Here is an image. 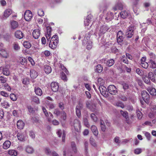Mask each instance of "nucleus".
<instances>
[{
    "mask_svg": "<svg viewBox=\"0 0 156 156\" xmlns=\"http://www.w3.org/2000/svg\"><path fill=\"white\" fill-rule=\"evenodd\" d=\"M32 13L29 10H27L24 14V17L25 20L27 21H30L32 18Z\"/></svg>",
    "mask_w": 156,
    "mask_h": 156,
    "instance_id": "8",
    "label": "nucleus"
},
{
    "mask_svg": "<svg viewBox=\"0 0 156 156\" xmlns=\"http://www.w3.org/2000/svg\"><path fill=\"white\" fill-rule=\"evenodd\" d=\"M26 151L28 153H32L34 151L33 148L29 146H28L26 148Z\"/></svg>",
    "mask_w": 156,
    "mask_h": 156,
    "instance_id": "33",
    "label": "nucleus"
},
{
    "mask_svg": "<svg viewBox=\"0 0 156 156\" xmlns=\"http://www.w3.org/2000/svg\"><path fill=\"white\" fill-rule=\"evenodd\" d=\"M15 36L16 38L21 39L23 37V34L20 30H17L15 33Z\"/></svg>",
    "mask_w": 156,
    "mask_h": 156,
    "instance_id": "14",
    "label": "nucleus"
},
{
    "mask_svg": "<svg viewBox=\"0 0 156 156\" xmlns=\"http://www.w3.org/2000/svg\"><path fill=\"white\" fill-rule=\"evenodd\" d=\"M116 105L122 108L124 107V105L122 102H117L116 103Z\"/></svg>",
    "mask_w": 156,
    "mask_h": 156,
    "instance_id": "56",
    "label": "nucleus"
},
{
    "mask_svg": "<svg viewBox=\"0 0 156 156\" xmlns=\"http://www.w3.org/2000/svg\"><path fill=\"white\" fill-rule=\"evenodd\" d=\"M30 76L33 79H35L38 76L37 73L34 70L31 69L30 70Z\"/></svg>",
    "mask_w": 156,
    "mask_h": 156,
    "instance_id": "18",
    "label": "nucleus"
},
{
    "mask_svg": "<svg viewBox=\"0 0 156 156\" xmlns=\"http://www.w3.org/2000/svg\"><path fill=\"white\" fill-rule=\"evenodd\" d=\"M142 149L140 148H137L134 151V153L136 154H139L142 152Z\"/></svg>",
    "mask_w": 156,
    "mask_h": 156,
    "instance_id": "42",
    "label": "nucleus"
},
{
    "mask_svg": "<svg viewBox=\"0 0 156 156\" xmlns=\"http://www.w3.org/2000/svg\"><path fill=\"white\" fill-rule=\"evenodd\" d=\"M148 75L149 79H150L151 81L154 83L156 82L155 76L152 72H149Z\"/></svg>",
    "mask_w": 156,
    "mask_h": 156,
    "instance_id": "19",
    "label": "nucleus"
},
{
    "mask_svg": "<svg viewBox=\"0 0 156 156\" xmlns=\"http://www.w3.org/2000/svg\"><path fill=\"white\" fill-rule=\"evenodd\" d=\"M32 34L33 37L35 39H38L40 36V30L39 29L34 30Z\"/></svg>",
    "mask_w": 156,
    "mask_h": 156,
    "instance_id": "12",
    "label": "nucleus"
},
{
    "mask_svg": "<svg viewBox=\"0 0 156 156\" xmlns=\"http://www.w3.org/2000/svg\"><path fill=\"white\" fill-rule=\"evenodd\" d=\"M42 110L45 116L47 117V118L49 116V114L46 108L44 107H43L42 108Z\"/></svg>",
    "mask_w": 156,
    "mask_h": 156,
    "instance_id": "61",
    "label": "nucleus"
},
{
    "mask_svg": "<svg viewBox=\"0 0 156 156\" xmlns=\"http://www.w3.org/2000/svg\"><path fill=\"white\" fill-rule=\"evenodd\" d=\"M0 54L2 57L5 58H8L9 56V54L4 49L0 50Z\"/></svg>",
    "mask_w": 156,
    "mask_h": 156,
    "instance_id": "15",
    "label": "nucleus"
},
{
    "mask_svg": "<svg viewBox=\"0 0 156 156\" xmlns=\"http://www.w3.org/2000/svg\"><path fill=\"white\" fill-rule=\"evenodd\" d=\"M150 94L152 95H156V90L154 88H152L150 92Z\"/></svg>",
    "mask_w": 156,
    "mask_h": 156,
    "instance_id": "50",
    "label": "nucleus"
},
{
    "mask_svg": "<svg viewBox=\"0 0 156 156\" xmlns=\"http://www.w3.org/2000/svg\"><path fill=\"white\" fill-rule=\"evenodd\" d=\"M23 45L25 48H29L31 47V44L29 41H24Z\"/></svg>",
    "mask_w": 156,
    "mask_h": 156,
    "instance_id": "36",
    "label": "nucleus"
},
{
    "mask_svg": "<svg viewBox=\"0 0 156 156\" xmlns=\"http://www.w3.org/2000/svg\"><path fill=\"white\" fill-rule=\"evenodd\" d=\"M0 81L1 83H5L6 82L7 79L3 76H0Z\"/></svg>",
    "mask_w": 156,
    "mask_h": 156,
    "instance_id": "54",
    "label": "nucleus"
},
{
    "mask_svg": "<svg viewBox=\"0 0 156 156\" xmlns=\"http://www.w3.org/2000/svg\"><path fill=\"white\" fill-rule=\"evenodd\" d=\"M31 120L33 122L38 123L40 122L39 118L37 117H32Z\"/></svg>",
    "mask_w": 156,
    "mask_h": 156,
    "instance_id": "45",
    "label": "nucleus"
},
{
    "mask_svg": "<svg viewBox=\"0 0 156 156\" xmlns=\"http://www.w3.org/2000/svg\"><path fill=\"white\" fill-rule=\"evenodd\" d=\"M8 153L11 155L16 156L17 154V152L16 151L14 150H10L8 151Z\"/></svg>",
    "mask_w": 156,
    "mask_h": 156,
    "instance_id": "30",
    "label": "nucleus"
},
{
    "mask_svg": "<svg viewBox=\"0 0 156 156\" xmlns=\"http://www.w3.org/2000/svg\"><path fill=\"white\" fill-rule=\"evenodd\" d=\"M61 79L64 81H66L67 80L66 76V74L64 73L63 71H62L61 73Z\"/></svg>",
    "mask_w": 156,
    "mask_h": 156,
    "instance_id": "37",
    "label": "nucleus"
},
{
    "mask_svg": "<svg viewBox=\"0 0 156 156\" xmlns=\"http://www.w3.org/2000/svg\"><path fill=\"white\" fill-rule=\"evenodd\" d=\"M91 129L94 134L95 136H97L98 134V132L96 126L92 125L91 126Z\"/></svg>",
    "mask_w": 156,
    "mask_h": 156,
    "instance_id": "22",
    "label": "nucleus"
},
{
    "mask_svg": "<svg viewBox=\"0 0 156 156\" xmlns=\"http://www.w3.org/2000/svg\"><path fill=\"white\" fill-rule=\"evenodd\" d=\"M108 92L112 95H115L117 94V90L116 87L114 85H110L108 88Z\"/></svg>",
    "mask_w": 156,
    "mask_h": 156,
    "instance_id": "5",
    "label": "nucleus"
},
{
    "mask_svg": "<svg viewBox=\"0 0 156 156\" xmlns=\"http://www.w3.org/2000/svg\"><path fill=\"white\" fill-rule=\"evenodd\" d=\"M119 10H122L123 9V5L121 2H119L116 4Z\"/></svg>",
    "mask_w": 156,
    "mask_h": 156,
    "instance_id": "59",
    "label": "nucleus"
},
{
    "mask_svg": "<svg viewBox=\"0 0 156 156\" xmlns=\"http://www.w3.org/2000/svg\"><path fill=\"white\" fill-rule=\"evenodd\" d=\"M145 135L148 140H150L151 136L150 133L147 132H146L145 133Z\"/></svg>",
    "mask_w": 156,
    "mask_h": 156,
    "instance_id": "62",
    "label": "nucleus"
},
{
    "mask_svg": "<svg viewBox=\"0 0 156 156\" xmlns=\"http://www.w3.org/2000/svg\"><path fill=\"white\" fill-rule=\"evenodd\" d=\"M114 18L113 13L111 12H108L106 14L105 19L107 22L111 20Z\"/></svg>",
    "mask_w": 156,
    "mask_h": 156,
    "instance_id": "13",
    "label": "nucleus"
},
{
    "mask_svg": "<svg viewBox=\"0 0 156 156\" xmlns=\"http://www.w3.org/2000/svg\"><path fill=\"white\" fill-rule=\"evenodd\" d=\"M11 28L13 29H15L18 27V23L16 21H13L11 23Z\"/></svg>",
    "mask_w": 156,
    "mask_h": 156,
    "instance_id": "29",
    "label": "nucleus"
},
{
    "mask_svg": "<svg viewBox=\"0 0 156 156\" xmlns=\"http://www.w3.org/2000/svg\"><path fill=\"white\" fill-rule=\"evenodd\" d=\"M141 95L144 101L147 104H148L150 97L148 93L146 90H143L142 92Z\"/></svg>",
    "mask_w": 156,
    "mask_h": 156,
    "instance_id": "6",
    "label": "nucleus"
},
{
    "mask_svg": "<svg viewBox=\"0 0 156 156\" xmlns=\"http://www.w3.org/2000/svg\"><path fill=\"white\" fill-rule=\"evenodd\" d=\"M28 59L32 66H34V65L35 62L32 58L29 57L28 58Z\"/></svg>",
    "mask_w": 156,
    "mask_h": 156,
    "instance_id": "63",
    "label": "nucleus"
},
{
    "mask_svg": "<svg viewBox=\"0 0 156 156\" xmlns=\"http://www.w3.org/2000/svg\"><path fill=\"white\" fill-rule=\"evenodd\" d=\"M38 15L41 16H43L44 15V12L42 9H40L38 11Z\"/></svg>",
    "mask_w": 156,
    "mask_h": 156,
    "instance_id": "49",
    "label": "nucleus"
},
{
    "mask_svg": "<svg viewBox=\"0 0 156 156\" xmlns=\"http://www.w3.org/2000/svg\"><path fill=\"white\" fill-rule=\"evenodd\" d=\"M20 63L22 65H24L25 63H26L27 62V59L21 57L20 59Z\"/></svg>",
    "mask_w": 156,
    "mask_h": 156,
    "instance_id": "39",
    "label": "nucleus"
},
{
    "mask_svg": "<svg viewBox=\"0 0 156 156\" xmlns=\"http://www.w3.org/2000/svg\"><path fill=\"white\" fill-rule=\"evenodd\" d=\"M3 86L5 90H8V91H10L11 90V88L8 84L5 83L3 85Z\"/></svg>",
    "mask_w": 156,
    "mask_h": 156,
    "instance_id": "44",
    "label": "nucleus"
},
{
    "mask_svg": "<svg viewBox=\"0 0 156 156\" xmlns=\"http://www.w3.org/2000/svg\"><path fill=\"white\" fill-rule=\"evenodd\" d=\"M98 88L99 89L101 93L105 97H107L108 96V94L107 91H106V89L105 87L101 85L98 86H97Z\"/></svg>",
    "mask_w": 156,
    "mask_h": 156,
    "instance_id": "7",
    "label": "nucleus"
},
{
    "mask_svg": "<svg viewBox=\"0 0 156 156\" xmlns=\"http://www.w3.org/2000/svg\"><path fill=\"white\" fill-rule=\"evenodd\" d=\"M58 42V37L56 35H53L51 37L49 43V46L52 49L56 48Z\"/></svg>",
    "mask_w": 156,
    "mask_h": 156,
    "instance_id": "1",
    "label": "nucleus"
},
{
    "mask_svg": "<svg viewBox=\"0 0 156 156\" xmlns=\"http://www.w3.org/2000/svg\"><path fill=\"white\" fill-rule=\"evenodd\" d=\"M80 109L81 108H78V107H76V115L79 118L80 117L81 115Z\"/></svg>",
    "mask_w": 156,
    "mask_h": 156,
    "instance_id": "35",
    "label": "nucleus"
},
{
    "mask_svg": "<svg viewBox=\"0 0 156 156\" xmlns=\"http://www.w3.org/2000/svg\"><path fill=\"white\" fill-rule=\"evenodd\" d=\"M10 99L13 101H16L17 100V98L16 95L13 94H11L10 95Z\"/></svg>",
    "mask_w": 156,
    "mask_h": 156,
    "instance_id": "47",
    "label": "nucleus"
},
{
    "mask_svg": "<svg viewBox=\"0 0 156 156\" xmlns=\"http://www.w3.org/2000/svg\"><path fill=\"white\" fill-rule=\"evenodd\" d=\"M11 143L10 141L6 140L3 144V147L5 149H7L9 148L11 145Z\"/></svg>",
    "mask_w": 156,
    "mask_h": 156,
    "instance_id": "23",
    "label": "nucleus"
},
{
    "mask_svg": "<svg viewBox=\"0 0 156 156\" xmlns=\"http://www.w3.org/2000/svg\"><path fill=\"white\" fill-rule=\"evenodd\" d=\"M123 34L122 31L120 30L118 32L117 34V39L118 43H121L123 41Z\"/></svg>",
    "mask_w": 156,
    "mask_h": 156,
    "instance_id": "9",
    "label": "nucleus"
},
{
    "mask_svg": "<svg viewBox=\"0 0 156 156\" xmlns=\"http://www.w3.org/2000/svg\"><path fill=\"white\" fill-rule=\"evenodd\" d=\"M71 146L73 151L74 152H76V148L75 143L74 142H72Z\"/></svg>",
    "mask_w": 156,
    "mask_h": 156,
    "instance_id": "58",
    "label": "nucleus"
},
{
    "mask_svg": "<svg viewBox=\"0 0 156 156\" xmlns=\"http://www.w3.org/2000/svg\"><path fill=\"white\" fill-rule=\"evenodd\" d=\"M129 15V13L126 11H122L120 13L121 17L124 19L127 18Z\"/></svg>",
    "mask_w": 156,
    "mask_h": 156,
    "instance_id": "24",
    "label": "nucleus"
},
{
    "mask_svg": "<svg viewBox=\"0 0 156 156\" xmlns=\"http://www.w3.org/2000/svg\"><path fill=\"white\" fill-rule=\"evenodd\" d=\"M45 153L47 155H50L52 154V153L50 149L48 147H46L44 150Z\"/></svg>",
    "mask_w": 156,
    "mask_h": 156,
    "instance_id": "53",
    "label": "nucleus"
},
{
    "mask_svg": "<svg viewBox=\"0 0 156 156\" xmlns=\"http://www.w3.org/2000/svg\"><path fill=\"white\" fill-rule=\"evenodd\" d=\"M35 91L36 94L38 96H41L42 94V90L41 88L38 87L35 88Z\"/></svg>",
    "mask_w": 156,
    "mask_h": 156,
    "instance_id": "28",
    "label": "nucleus"
},
{
    "mask_svg": "<svg viewBox=\"0 0 156 156\" xmlns=\"http://www.w3.org/2000/svg\"><path fill=\"white\" fill-rule=\"evenodd\" d=\"M120 113L126 119H128V113L126 111H123L121 110H120Z\"/></svg>",
    "mask_w": 156,
    "mask_h": 156,
    "instance_id": "34",
    "label": "nucleus"
},
{
    "mask_svg": "<svg viewBox=\"0 0 156 156\" xmlns=\"http://www.w3.org/2000/svg\"><path fill=\"white\" fill-rule=\"evenodd\" d=\"M90 142L91 144L93 146L95 147L96 146V144L95 142V140L92 138H90Z\"/></svg>",
    "mask_w": 156,
    "mask_h": 156,
    "instance_id": "52",
    "label": "nucleus"
},
{
    "mask_svg": "<svg viewBox=\"0 0 156 156\" xmlns=\"http://www.w3.org/2000/svg\"><path fill=\"white\" fill-rule=\"evenodd\" d=\"M136 72L140 76H142L143 74V73L142 72V70H140V69L139 68H138L136 69Z\"/></svg>",
    "mask_w": 156,
    "mask_h": 156,
    "instance_id": "64",
    "label": "nucleus"
},
{
    "mask_svg": "<svg viewBox=\"0 0 156 156\" xmlns=\"http://www.w3.org/2000/svg\"><path fill=\"white\" fill-rule=\"evenodd\" d=\"M12 11L10 9H8L5 10L4 12V16L7 18L12 13Z\"/></svg>",
    "mask_w": 156,
    "mask_h": 156,
    "instance_id": "25",
    "label": "nucleus"
},
{
    "mask_svg": "<svg viewBox=\"0 0 156 156\" xmlns=\"http://www.w3.org/2000/svg\"><path fill=\"white\" fill-rule=\"evenodd\" d=\"M32 101L37 104L39 103V98L37 97L34 96L32 98Z\"/></svg>",
    "mask_w": 156,
    "mask_h": 156,
    "instance_id": "55",
    "label": "nucleus"
},
{
    "mask_svg": "<svg viewBox=\"0 0 156 156\" xmlns=\"http://www.w3.org/2000/svg\"><path fill=\"white\" fill-rule=\"evenodd\" d=\"M93 16L92 15L90 14L88 15L87 17L86 21H84V25L85 26H88L89 23L92 20Z\"/></svg>",
    "mask_w": 156,
    "mask_h": 156,
    "instance_id": "16",
    "label": "nucleus"
},
{
    "mask_svg": "<svg viewBox=\"0 0 156 156\" xmlns=\"http://www.w3.org/2000/svg\"><path fill=\"white\" fill-rule=\"evenodd\" d=\"M83 123L87 127L89 128L90 127L89 122L87 119L85 118L83 119Z\"/></svg>",
    "mask_w": 156,
    "mask_h": 156,
    "instance_id": "41",
    "label": "nucleus"
},
{
    "mask_svg": "<svg viewBox=\"0 0 156 156\" xmlns=\"http://www.w3.org/2000/svg\"><path fill=\"white\" fill-rule=\"evenodd\" d=\"M13 47L14 50L18 51L20 49V47L18 44L16 43H14L13 44Z\"/></svg>",
    "mask_w": 156,
    "mask_h": 156,
    "instance_id": "38",
    "label": "nucleus"
},
{
    "mask_svg": "<svg viewBox=\"0 0 156 156\" xmlns=\"http://www.w3.org/2000/svg\"><path fill=\"white\" fill-rule=\"evenodd\" d=\"M2 107L6 108H8L10 106L9 103L6 101H4L2 103Z\"/></svg>",
    "mask_w": 156,
    "mask_h": 156,
    "instance_id": "40",
    "label": "nucleus"
},
{
    "mask_svg": "<svg viewBox=\"0 0 156 156\" xmlns=\"http://www.w3.org/2000/svg\"><path fill=\"white\" fill-rule=\"evenodd\" d=\"M17 137L18 139L20 141H23L25 140L26 137V134L21 133H19L17 135Z\"/></svg>",
    "mask_w": 156,
    "mask_h": 156,
    "instance_id": "20",
    "label": "nucleus"
},
{
    "mask_svg": "<svg viewBox=\"0 0 156 156\" xmlns=\"http://www.w3.org/2000/svg\"><path fill=\"white\" fill-rule=\"evenodd\" d=\"M81 127V123L80 121L77 119H75L74 121V127L75 129L78 130Z\"/></svg>",
    "mask_w": 156,
    "mask_h": 156,
    "instance_id": "10",
    "label": "nucleus"
},
{
    "mask_svg": "<svg viewBox=\"0 0 156 156\" xmlns=\"http://www.w3.org/2000/svg\"><path fill=\"white\" fill-rule=\"evenodd\" d=\"M44 70L47 74H49L51 72V69L50 66L46 65L44 66Z\"/></svg>",
    "mask_w": 156,
    "mask_h": 156,
    "instance_id": "21",
    "label": "nucleus"
},
{
    "mask_svg": "<svg viewBox=\"0 0 156 156\" xmlns=\"http://www.w3.org/2000/svg\"><path fill=\"white\" fill-rule=\"evenodd\" d=\"M0 94L2 96L5 97H7L9 96V94L4 91H1L0 93Z\"/></svg>",
    "mask_w": 156,
    "mask_h": 156,
    "instance_id": "60",
    "label": "nucleus"
},
{
    "mask_svg": "<svg viewBox=\"0 0 156 156\" xmlns=\"http://www.w3.org/2000/svg\"><path fill=\"white\" fill-rule=\"evenodd\" d=\"M60 113V111L58 108L55 109L53 112V113L55 115H56L57 116L59 115Z\"/></svg>",
    "mask_w": 156,
    "mask_h": 156,
    "instance_id": "46",
    "label": "nucleus"
},
{
    "mask_svg": "<svg viewBox=\"0 0 156 156\" xmlns=\"http://www.w3.org/2000/svg\"><path fill=\"white\" fill-rule=\"evenodd\" d=\"M24 123L22 120H19L17 121V126L19 129H23L24 127Z\"/></svg>",
    "mask_w": 156,
    "mask_h": 156,
    "instance_id": "17",
    "label": "nucleus"
},
{
    "mask_svg": "<svg viewBox=\"0 0 156 156\" xmlns=\"http://www.w3.org/2000/svg\"><path fill=\"white\" fill-rule=\"evenodd\" d=\"M137 116L138 119H141L143 115L142 112L139 111L136 112Z\"/></svg>",
    "mask_w": 156,
    "mask_h": 156,
    "instance_id": "48",
    "label": "nucleus"
},
{
    "mask_svg": "<svg viewBox=\"0 0 156 156\" xmlns=\"http://www.w3.org/2000/svg\"><path fill=\"white\" fill-rule=\"evenodd\" d=\"M149 63L151 64L150 66V68L153 69L156 68V63L154 61H153L152 59L150 60Z\"/></svg>",
    "mask_w": 156,
    "mask_h": 156,
    "instance_id": "31",
    "label": "nucleus"
},
{
    "mask_svg": "<svg viewBox=\"0 0 156 156\" xmlns=\"http://www.w3.org/2000/svg\"><path fill=\"white\" fill-rule=\"evenodd\" d=\"M60 66L63 72H65L67 75H68L69 74V72L66 67L62 64H61Z\"/></svg>",
    "mask_w": 156,
    "mask_h": 156,
    "instance_id": "43",
    "label": "nucleus"
},
{
    "mask_svg": "<svg viewBox=\"0 0 156 156\" xmlns=\"http://www.w3.org/2000/svg\"><path fill=\"white\" fill-rule=\"evenodd\" d=\"M106 66L110 67L112 66L114 63V61L112 59L108 60L105 62Z\"/></svg>",
    "mask_w": 156,
    "mask_h": 156,
    "instance_id": "27",
    "label": "nucleus"
},
{
    "mask_svg": "<svg viewBox=\"0 0 156 156\" xmlns=\"http://www.w3.org/2000/svg\"><path fill=\"white\" fill-rule=\"evenodd\" d=\"M141 66L143 68L147 69L148 66V64L147 62H146L144 63H141Z\"/></svg>",
    "mask_w": 156,
    "mask_h": 156,
    "instance_id": "57",
    "label": "nucleus"
},
{
    "mask_svg": "<svg viewBox=\"0 0 156 156\" xmlns=\"http://www.w3.org/2000/svg\"><path fill=\"white\" fill-rule=\"evenodd\" d=\"M110 29V27L106 25L101 26L98 33L99 36H101L107 32Z\"/></svg>",
    "mask_w": 156,
    "mask_h": 156,
    "instance_id": "4",
    "label": "nucleus"
},
{
    "mask_svg": "<svg viewBox=\"0 0 156 156\" xmlns=\"http://www.w3.org/2000/svg\"><path fill=\"white\" fill-rule=\"evenodd\" d=\"M9 68V66L8 65L2 66L0 67V72L5 76H9L10 74Z\"/></svg>",
    "mask_w": 156,
    "mask_h": 156,
    "instance_id": "2",
    "label": "nucleus"
},
{
    "mask_svg": "<svg viewBox=\"0 0 156 156\" xmlns=\"http://www.w3.org/2000/svg\"><path fill=\"white\" fill-rule=\"evenodd\" d=\"M90 117L94 122L97 121V117L94 113H92L90 115Z\"/></svg>",
    "mask_w": 156,
    "mask_h": 156,
    "instance_id": "51",
    "label": "nucleus"
},
{
    "mask_svg": "<svg viewBox=\"0 0 156 156\" xmlns=\"http://www.w3.org/2000/svg\"><path fill=\"white\" fill-rule=\"evenodd\" d=\"M89 109L93 112H96L97 110L96 108V105L95 104H92L89 107Z\"/></svg>",
    "mask_w": 156,
    "mask_h": 156,
    "instance_id": "32",
    "label": "nucleus"
},
{
    "mask_svg": "<svg viewBox=\"0 0 156 156\" xmlns=\"http://www.w3.org/2000/svg\"><path fill=\"white\" fill-rule=\"evenodd\" d=\"M51 90L55 92L58 90V85L57 82H52L51 83Z\"/></svg>",
    "mask_w": 156,
    "mask_h": 156,
    "instance_id": "11",
    "label": "nucleus"
},
{
    "mask_svg": "<svg viewBox=\"0 0 156 156\" xmlns=\"http://www.w3.org/2000/svg\"><path fill=\"white\" fill-rule=\"evenodd\" d=\"M103 69V67L100 64L98 65L95 67V71L99 73L101 72L102 71Z\"/></svg>",
    "mask_w": 156,
    "mask_h": 156,
    "instance_id": "26",
    "label": "nucleus"
},
{
    "mask_svg": "<svg viewBox=\"0 0 156 156\" xmlns=\"http://www.w3.org/2000/svg\"><path fill=\"white\" fill-rule=\"evenodd\" d=\"M134 27L133 26H129L126 30L125 34L126 37L127 38L132 37L134 34L133 31Z\"/></svg>",
    "mask_w": 156,
    "mask_h": 156,
    "instance_id": "3",
    "label": "nucleus"
}]
</instances>
